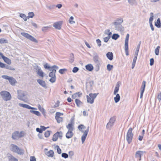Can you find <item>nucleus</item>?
<instances>
[{"label":"nucleus","mask_w":161,"mask_h":161,"mask_svg":"<svg viewBox=\"0 0 161 161\" xmlns=\"http://www.w3.org/2000/svg\"><path fill=\"white\" fill-rule=\"evenodd\" d=\"M0 94L2 98L6 101L10 100L12 98L10 93L6 91H1L0 92Z\"/></svg>","instance_id":"1"},{"label":"nucleus","mask_w":161,"mask_h":161,"mask_svg":"<svg viewBox=\"0 0 161 161\" xmlns=\"http://www.w3.org/2000/svg\"><path fill=\"white\" fill-rule=\"evenodd\" d=\"M10 149L12 151L19 155H22L24 153L23 150L20 149L17 146L13 144L10 146Z\"/></svg>","instance_id":"2"},{"label":"nucleus","mask_w":161,"mask_h":161,"mask_svg":"<svg viewBox=\"0 0 161 161\" xmlns=\"http://www.w3.org/2000/svg\"><path fill=\"white\" fill-rule=\"evenodd\" d=\"M78 128L83 133V134L81 136V141L82 143H83L85 141L88 134V133L86 132H85L82 130L83 129H85L86 127L84 125L81 124L78 126Z\"/></svg>","instance_id":"3"},{"label":"nucleus","mask_w":161,"mask_h":161,"mask_svg":"<svg viewBox=\"0 0 161 161\" xmlns=\"http://www.w3.org/2000/svg\"><path fill=\"white\" fill-rule=\"evenodd\" d=\"M132 129L130 128L128 130L126 136V139L129 144H130L132 142L133 134L132 132Z\"/></svg>","instance_id":"4"},{"label":"nucleus","mask_w":161,"mask_h":161,"mask_svg":"<svg viewBox=\"0 0 161 161\" xmlns=\"http://www.w3.org/2000/svg\"><path fill=\"white\" fill-rule=\"evenodd\" d=\"M23 131H21L20 133L18 131H16L13 133L12 135V138L14 140H17L19 138L23 136L22 134Z\"/></svg>","instance_id":"5"},{"label":"nucleus","mask_w":161,"mask_h":161,"mask_svg":"<svg viewBox=\"0 0 161 161\" xmlns=\"http://www.w3.org/2000/svg\"><path fill=\"white\" fill-rule=\"evenodd\" d=\"M21 34L22 36L33 42L36 43L38 42V41L34 37L29 35L28 33L25 32H21Z\"/></svg>","instance_id":"6"},{"label":"nucleus","mask_w":161,"mask_h":161,"mask_svg":"<svg viewBox=\"0 0 161 161\" xmlns=\"http://www.w3.org/2000/svg\"><path fill=\"white\" fill-rule=\"evenodd\" d=\"M116 118L115 116H113L110 118L109 122L106 125L107 129L108 130H110L111 128L114 125V122L116 120Z\"/></svg>","instance_id":"7"},{"label":"nucleus","mask_w":161,"mask_h":161,"mask_svg":"<svg viewBox=\"0 0 161 161\" xmlns=\"http://www.w3.org/2000/svg\"><path fill=\"white\" fill-rule=\"evenodd\" d=\"M26 95L25 93L24 92H22L18 93V99L26 102V100L25 98Z\"/></svg>","instance_id":"8"},{"label":"nucleus","mask_w":161,"mask_h":161,"mask_svg":"<svg viewBox=\"0 0 161 161\" xmlns=\"http://www.w3.org/2000/svg\"><path fill=\"white\" fill-rule=\"evenodd\" d=\"M120 22H114V24L115 25V27L116 30H121L123 29V27L121 25V24L122 23L123 21H120Z\"/></svg>","instance_id":"9"},{"label":"nucleus","mask_w":161,"mask_h":161,"mask_svg":"<svg viewBox=\"0 0 161 161\" xmlns=\"http://www.w3.org/2000/svg\"><path fill=\"white\" fill-rule=\"evenodd\" d=\"M63 24L62 21H57L53 24V26L57 29L60 30Z\"/></svg>","instance_id":"10"},{"label":"nucleus","mask_w":161,"mask_h":161,"mask_svg":"<svg viewBox=\"0 0 161 161\" xmlns=\"http://www.w3.org/2000/svg\"><path fill=\"white\" fill-rule=\"evenodd\" d=\"M36 71L37 73V74L40 76L43 77L44 76L43 74L44 73L42 71L41 68L40 67L38 66H37L36 68Z\"/></svg>","instance_id":"11"},{"label":"nucleus","mask_w":161,"mask_h":161,"mask_svg":"<svg viewBox=\"0 0 161 161\" xmlns=\"http://www.w3.org/2000/svg\"><path fill=\"white\" fill-rule=\"evenodd\" d=\"M19 105L24 108H25L30 109H36V108L34 107H31L29 105L25 104L19 103Z\"/></svg>","instance_id":"12"},{"label":"nucleus","mask_w":161,"mask_h":161,"mask_svg":"<svg viewBox=\"0 0 161 161\" xmlns=\"http://www.w3.org/2000/svg\"><path fill=\"white\" fill-rule=\"evenodd\" d=\"M145 153V152L141 151H137L135 155V157L137 158H139V160H141L142 155Z\"/></svg>","instance_id":"13"},{"label":"nucleus","mask_w":161,"mask_h":161,"mask_svg":"<svg viewBox=\"0 0 161 161\" xmlns=\"http://www.w3.org/2000/svg\"><path fill=\"white\" fill-rule=\"evenodd\" d=\"M0 57H2L4 62L8 64H11V60L4 56L2 53H1V54H0Z\"/></svg>","instance_id":"14"},{"label":"nucleus","mask_w":161,"mask_h":161,"mask_svg":"<svg viewBox=\"0 0 161 161\" xmlns=\"http://www.w3.org/2000/svg\"><path fill=\"white\" fill-rule=\"evenodd\" d=\"M129 37V34H127L126 36L125 40V49H128V41Z\"/></svg>","instance_id":"15"},{"label":"nucleus","mask_w":161,"mask_h":161,"mask_svg":"<svg viewBox=\"0 0 161 161\" xmlns=\"http://www.w3.org/2000/svg\"><path fill=\"white\" fill-rule=\"evenodd\" d=\"M37 82L42 87L44 88L47 87L46 83L45 81L40 79L37 80Z\"/></svg>","instance_id":"16"},{"label":"nucleus","mask_w":161,"mask_h":161,"mask_svg":"<svg viewBox=\"0 0 161 161\" xmlns=\"http://www.w3.org/2000/svg\"><path fill=\"white\" fill-rule=\"evenodd\" d=\"M93 57L94 61L96 63H98L99 62L98 61V56L96 53L94 52L93 53Z\"/></svg>","instance_id":"17"},{"label":"nucleus","mask_w":161,"mask_h":161,"mask_svg":"<svg viewBox=\"0 0 161 161\" xmlns=\"http://www.w3.org/2000/svg\"><path fill=\"white\" fill-rule=\"evenodd\" d=\"M8 158L9 161H18L17 158L10 154L8 156Z\"/></svg>","instance_id":"18"},{"label":"nucleus","mask_w":161,"mask_h":161,"mask_svg":"<svg viewBox=\"0 0 161 161\" xmlns=\"http://www.w3.org/2000/svg\"><path fill=\"white\" fill-rule=\"evenodd\" d=\"M9 81L10 84L12 86H14L17 82L16 80L11 77H10L9 80Z\"/></svg>","instance_id":"19"},{"label":"nucleus","mask_w":161,"mask_h":161,"mask_svg":"<svg viewBox=\"0 0 161 161\" xmlns=\"http://www.w3.org/2000/svg\"><path fill=\"white\" fill-rule=\"evenodd\" d=\"M131 6H136L137 3L136 0H127Z\"/></svg>","instance_id":"20"},{"label":"nucleus","mask_w":161,"mask_h":161,"mask_svg":"<svg viewBox=\"0 0 161 161\" xmlns=\"http://www.w3.org/2000/svg\"><path fill=\"white\" fill-rule=\"evenodd\" d=\"M86 69L89 71H91L93 69V67L91 64H89L85 66Z\"/></svg>","instance_id":"21"},{"label":"nucleus","mask_w":161,"mask_h":161,"mask_svg":"<svg viewBox=\"0 0 161 161\" xmlns=\"http://www.w3.org/2000/svg\"><path fill=\"white\" fill-rule=\"evenodd\" d=\"M106 56L110 60H112L113 59V55L112 52H108L106 54Z\"/></svg>","instance_id":"22"},{"label":"nucleus","mask_w":161,"mask_h":161,"mask_svg":"<svg viewBox=\"0 0 161 161\" xmlns=\"http://www.w3.org/2000/svg\"><path fill=\"white\" fill-rule=\"evenodd\" d=\"M73 136V133L72 131H68L66 133V137L68 139L70 138Z\"/></svg>","instance_id":"23"},{"label":"nucleus","mask_w":161,"mask_h":161,"mask_svg":"<svg viewBox=\"0 0 161 161\" xmlns=\"http://www.w3.org/2000/svg\"><path fill=\"white\" fill-rule=\"evenodd\" d=\"M54 152L52 150H50L46 153V155L48 157H53L54 155Z\"/></svg>","instance_id":"24"},{"label":"nucleus","mask_w":161,"mask_h":161,"mask_svg":"<svg viewBox=\"0 0 161 161\" xmlns=\"http://www.w3.org/2000/svg\"><path fill=\"white\" fill-rule=\"evenodd\" d=\"M73 125L72 123L69 124L66 126L67 128L68 129V131H72L73 130Z\"/></svg>","instance_id":"25"},{"label":"nucleus","mask_w":161,"mask_h":161,"mask_svg":"<svg viewBox=\"0 0 161 161\" xmlns=\"http://www.w3.org/2000/svg\"><path fill=\"white\" fill-rule=\"evenodd\" d=\"M146 82L145 81H143L142 82V85L141 88V91L144 92L145 86Z\"/></svg>","instance_id":"26"},{"label":"nucleus","mask_w":161,"mask_h":161,"mask_svg":"<svg viewBox=\"0 0 161 161\" xmlns=\"http://www.w3.org/2000/svg\"><path fill=\"white\" fill-rule=\"evenodd\" d=\"M120 99V97L119 94H117L115 97H114V99L116 103H118Z\"/></svg>","instance_id":"27"},{"label":"nucleus","mask_w":161,"mask_h":161,"mask_svg":"<svg viewBox=\"0 0 161 161\" xmlns=\"http://www.w3.org/2000/svg\"><path fill=\"white\" fill-rule=\"evenodd\" d=\"M87 100L88 103H90L91 104H92L93 103L94 101L93 99H91V97L89 96H86Z\"/></svg>","instance_id":"28"},{"label":"nucleus","mask_w":161,"mask_h":161,"mask_svg":"<svg viewBox=\"0 0 161 161\" xmlns=\"http://www.w3.org/2000/svg\"><path fill=\"white\" fill-rule=\"evenodd\" d=\"M30 112L31 113H33L39 116H40L41 115L40 112L38 111L31 110L30 111Z\"/></svg>","instance_id":"29"},{"label":"nucleus","mask_w":161,"mask_h":161,"mask_svg":"<svg viewBox=\"0 0 161 161\" xmlns=\"http://www.w3.org/2000/svg\"><path fill=\"white\" fill-rule=\"evenodd\" d=\"M155 25L158 28H160L161 27V23L160 21H156L155 22Z\"/></svg>","instance_id":"30"},{"label":"nucleus","mask_w":161,"mask_h":161,"mask_svg":"<svg viewBox=\"0 0 161 161\" xmlns=\"http://www.w3.org/2000/svg\"><path fill=\"white\" fill-rule=\"evenodd\" d=\"M98 94V93H90L89 94V96H90V97H91V99H93V100L94 101L95 98L96 97Z\"/></svg>","instance_id":"31"},{"label":"nucleus","mask_w":161,"mask_h":161,"mask_svg":"<svg viewBox=\"0 0 161 161\" xmlns=\"http://www.w3.org/2000/svg\"><path fill=\"white\" fill-rule=\"evenodd\" d=\"M19 16L23 19L24 20H27V19H28V18H27V16L24 14H20L19 15Z\"/></svg>","instance_id":"32"},{"label":"nucleus","mask_w":161,"mask_h":161,"mask_svg":"<svg viewBox=\"0 0 161 161\" xmlns=\"http://www.w3.org/2000/svg\"><path fill=\"white\" fill-rule=\"evenodd\" d=\"M119 37V36L118 34H114L112 36V38L113 39L116 40Z\"/></svg>","instance_id":"33"},{"label":"nucleus","mask_w":161,"mask_h":161,"mask_svg":"<svg viewBox=\"0 0 161 161\" xmlns=\"http://www.w3.org/2000/svg\"><path fill=\"white\" fill-rule=\"evenodd\" d=\"M8 42L7 40L5 39L4 38H1L0 39V43L1 44L7 43Z\"/></svg>","instance_id":"34"},{"label":"nucleus","mask_w":161,"mask_h":161,"mask_svg":"<svg viewBox=\"0 0 161 161\" xmlns=\"http://www.w3.org/2000/svg\"><path fill=\"white\" fill-rule=\"evenodd\" d=\"M6 69H9L10 70H15V69L14 68L12 67L11 66L8 65H6L5 64V67H4Z\"/></svg>","instance_id":"35"},{"label":"nucleus","mask_w":161,"mask_h":161,"mask_svg":"<svg viewBox=\"0 0 161 161\" xmlns=\"http://www.w3.org/2000/svg\"><path fill=\"white\" fill-rule=\"evenodd\" d=\"M50 28V26L43 27L42 28V30L43 32H46L48 31Z\"/></svg>","instance_id":"36"},{"label":"nucleus","mask_w":161,"mask_h":161,"mask_svg":"<svg viewBox=\"0 0 161 161\" xmlns=\"http://www.w3.org/2000/svg\"><path fill=\"white\" fill-rule=\"evenodd\" d=\"M67 70L66 69H61L59 70L58 72L61 74H63L65 73V72Z\"/></svg>","instance_id":"37"},{"label":"nucleus","mask_w":161,"mask_h":161,"mask_svg":"<svg viewBox=\"0 0 161 161\" xmlns=\"http://www.w3.org/2000/svg\"><path fill=\"white\" fill-rule=\"evenodd\" d=\"M55 118L58 123H60L63 120V118L60 117H55Z\"/></svg>","instance_id":"38"},{"label":"nucleus","mask_w":161,"mask_h":161,"mask_svg":"<svg viewBox=\"0 0 161 161\" xmlns=\"http://www.w3.org/2000/svg\"><path fill=\"white\" fill-rule=\"evenodd\" d=\"M75 103L79 107H80L82 103V102L79 100L77 99L75 100Z\"/></svg>","instance_id":"39"},{"label":"nucleus","mask_w":161,"mask_h":161,"mask_svg":"<svg viewBox=\"0 0 161 161\" xmlns=\"http://www.w3.org/2000/svg\"><path fill=\"white\" fill-rule=\"evenodd\" d=\"M58 134L56 133L54 134L53 136L52 140L53 141H56L58 139V136L57 135Z\"/></svg>","instance_id":"40"},{"label":"nucleus","mask_w":161,"mask_h":161,"mask_svg":"<svg viewBox=\"0 0 161 161\" xmlns=\"http://www.w3.org/2000/svg\"><path fill=\"white\" fill-rule=\"evenodd\" d=\"M74 55L71 53L70 55V58L69 59V61L70 63H72L74 61Z\"/></svg>","instance_id":"41"},{"label":"nucleus","mask_w":161,"mask_h":161,"mask_svg":"<svg viewBox=\"0 0 161 161\" xmlns=\"http://www.w3.org/2000/svg\"><path fill=\"white\" fill-rule=\"evenodd\" d=\"M28 16H27L28 19L30 18H32L34 16V13L33 12H29L28 14Z\"/></svg>","instance_id":"42"},{"label":"nucleus","mask_w":161,"mask_h":161,"mask_svg":"<svg viewBox=\"0 0 161 161\" xmlns=\"http://www.w3.org/2000/svg\"><path fill=\"white\" fill-rule=\"evenodd\" d=\"M119 86L118 85H117L115 88L114 93L115 95L117 92H118L119 90Z\"/></svg>","instance_id":"43"},{"label":"nucleus","mask_w":161,"mask_h":161,"mask_svg":"<svg viewBox=\"0 0 161 161\" xmlns=\"http://www.w3.org/2000/svg\"><path fill=\"white\" fill-rule=\"evenodd\" d=\"M160 48V47L159 46H158L155 49V54L157 55H158L159 54V49Z\"/></svg>","instance_id":"44"},{"label":"nucleus","mask_w":161,"mask_h":161,"mask_svg":"<svg viewBox=\"0 0 161 161\" xmlns=\"http://www.w3.org/2000/svg\"><path fill=\"white\" fill-rule=\"evenodd\" d=\"M113 65H110L108 64L107 65V69L109 71H110L113 68Z\"/></svg>","instance_id":"45"},{"label":"nucleus","mask_w":161,"mask_h":161,"mask_svg":"<svg viewBox=\"0 0 161 161\" xmlns=\"http://www.w3.org/2000/svg\"><path fill=\"white\" fill-rule=\"evenodd\" d=\"M11 77H9L7 75H3L2 76V77L6 80H9Z\"/></svg>","instance_id":"46"},{"label":"nucleus","mask_w":161,"mask_h":161,"mask_svg":"<svg viewBox=\"0 0 161 161\" xmlns=\"http://www.w3.org/2000/svg\"><path fill=\"white\" fill-rule=\"evenodd\" d=\"M61 156L62 157L65 158H66L68 157V155L65 153H63L62 154Z\"/></svg>","instance_id":"47"},{"label":"nucleus","mask_w":161,"mask_h":161,"mask_svg":"<svg viewBox=\"0 0 161 161\" xmlns=\"http://www.w3.org/2000/svg\"><path fill=\"white\" fill-rule=\"evenodd\" d=\"M56 77H52L50 79L49 81L52 83H54L56 81Z\"/></svg>","instance_id":"48"},{"label":"nucleus","mask_w":161,"mask_h":161,"mask_svg":"<svg viewBox=\"0 0 161 161\" xmlns=\"http://www.w3.org/2000/svg\"><path fill=\"white\" fill-rule=\"evenodd\" d=\"M37 107L42 112H43L44 111V109L42 108L40 104H38L37 105Z\"/></svg>","instance_id":"49"},{"label":"nucleus","mask_w":161,"mask_h":161,"mask_svg":"<svg viewBox=\"0 0 161 161\" xmlns=\"http://www.w3.org/2000/svg\"><path fill=\"white\" fill-rule=\"evenodd\" d=\"M50 135V131H47L45 132L44 135L45 137H48Z\"/></svg>","instance_id":"50"},{"label":"nucleus","mask_w":161,"mask_h":161,"mask_svg":"<svg viewBox=\"0 0 161 161\" xmlns=\"http://www.w3.org/2000/svg\"><path fill=\"white\" fill-rule=\"evenodd\" d=\"M79 68L76 67H74L72 70V72L74 73L77 72L79 70Z\"/></svg>","instance_id":"51"},{"label":"nucleus","mask_w":161,"mask_h":161,"mask_svg":"<svg viewBox=\"0 0 161 161\" xmlns=\"http://www.w3.org/2000/svg\"><path fill=\"white\" fill-rule=\"evenodd\" d=\"M47 8L49 9H52L54 8L55 5H52L50 6H47Z\"/></svg>","instance_id":"52"},{"label":"nucleus","mask_w":161,"mask_h":161,"mask_svg":"<svg viewBox=\"0 0 161 161\" xmlns=\"http://www.w3.org/2000/svg\"><path fill=\"white\" fill-rule=\"evenodd\" d=\"M149 22L150 25V26L151 29V30L152 31H153L154 30V28L153 26V25L152 21H149Z\"/></svg>","instance_id":"53"},{"label":"nucleus","mask_w":161,"mask_h":161,"mask_svg":"<svg viewBox=\"0 0 161 161\" xmlns=\"http://www.w3.org/2000/svg\"><path fill=\"white\" fill-rule=\"evenodd\" d=\"M110 38V36H108L107 37H105L103 38L104 41L105 42H107L108 41V40H109V39Z\"/></svg>","instance_id":"54"},{"label":"nucleus","mask_w":161,"mask_h":161,"mask_svg":"<svg viewBox=\"0 0 161 161\" xmlns=\"http://www.w3.org/2000/svg\"><path fill=\"white\" fill-rule=\"evenodd\" d=\"M63 114L59 112H57L56 114L55 117H60L61 116H63Z\"/></svg>","instance_id":"55"},{"label":"nucleus","mask_w":161,"mask_h":161,"mask_svg":"<svg viewBox=\"0 0 161 161\" xmlns=\"http://www.w3.org/2000/svg\"><path fill=\"white\" fill-rule=\"evenodd\" d=\"M96 42L98 45V47H100L101 46V41L99 39H97Z\"/></svg>","instance_id":"56"},{"label":"nucleus","mask_w":161,"mask_h":161,"mask_svg":"<svg viewBox=\"0 0 161 161\" xmlns=\"http://www.w3.org/2000/svg\"><path fill=\"white\" fill-rule=\"evenodd\" d=\"M49 76L50 77H56L55 74H53V73L51 71L49 74Z\"/></svg>","instance_id":"57"},{"label":"nucleus","mask_w":161,"mask_h":161,"mask_svg":"<svg viewBox=\"0 0 161 161\" xmlns=\"http://www.w3.org/2000/svg\"><path fill=\"white\" fill-rule=\"evenodd\" d=\"M57 134L58 136H59L60 137H62L63 133L61 131L57 132L56 133Z\"/></svg>","instance_id":"58"},{"label":"nucleus","mask_w":161,"mask_h":161,"mask_svg":"<svg viewBox=\"0 0 161 161\" xmlns=\"http://www.w3.org/2000/svg\"><path fill=\"white\" fill-rule=\"evenodd\" d=\"M157 98L159 101H160L161 100V92L159 93L158 94Z\"/></svg>","instance_id":"59"},{"label":"nucleus","mask_w":161,"mask_h":161,"mask_svg":"<svg viewBox=\"0 0 161 161\" xmlns=\"http://www.w3.org/2000/svg\"><path fill=\"white\" fill-rule=\"evenodd\" d=\"M154 63V59L153 58H152L150 59V64L151 66L153 65Z\"/></svg>","instance_id":"60"},{"label":"nucleus","mask_w":161,"mask_h":161,"mask_svg":"<svg viewBox=\"0 0 161 161\" xmlns=\"http://www.w3.org/2000/svg\"><path fill=\"white\" fill-rule=\"evenodd\" d=\"M57 151L58 153L59 154L61 153V149L58 146H57Z\"/></svg>","instance_id":"61"},{"label":"nucleus","mask_w":161,"mask_h":161,"mask_svg":"<svg viewBox=\"0 0 161 161\" xmlns=\"http://www.w3.org/2000/svg\"><path fill=\"white\" fill-rule=\"evenodd\" d=\"M153 13H150V17L149 18V20H153Z\"/></svg>","instance_id":"62"},{"label":"nucleus","mask_w":161,"mask_h":161,"mask_svg":"<svg viewBox=\"0 0 161 161\" xmlns=\"http://www.w3.org/2000/svg\"><path fill=\"white\" fill-rule=\"evenodd\" d=\"M30 161H36V158L34 156H31L30 157Z\"/></svg>","instance_id":"63"},{"label":"nucleus","mask_w":161,"mask_h":161,"mask_svg":"<svg viewBox=\"0 0 161 161\" xmlns=\"http://www.w3.org/2000/svg\"><path fill=\"white\" fill-rule=\"evenodd\" d=\"M36 131L37 132H39L40 133H41L42 132V130L41 129V128L40 129L38 128H37L36 129Z\"/></svg>","instance_id":"64"}]
</instances>
